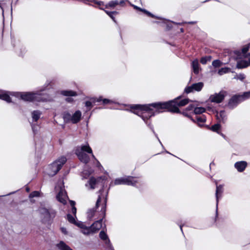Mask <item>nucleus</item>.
Listing matches in <instances>:
<instances>
[{"label": "nucleus", "mask_w": 250, "mask_h": 250, "mask_svg": "<svg viewBox=\"0 0 250 250\" xmlns=\"http://www.w3.org/2000/svg\"><path fill=\"white\" fill-rule=\"evenodd\" d=\"M179 96L173 100L165 102H156L146 104H129L130 109H126L140 116L146 124L150 123L149 119L155 115L162 113L165 109L172 113H181L178 106H183L188 104V98L181 99Z\"/></svg>", "instance_id": "obj_1"}, {"label": "nucleus", "mask_w": 250, "mask_h": 250, "mask_svg": "<svg viewBox=\"0 0 250 250\" xmlns=\"http://www.w3.org/2000/svg\"><path fill=\"white\" fill-rule=\"evenodd\" d=\"M75 153L79 159L85 164L88 163L90 160L89 156L87 153L91 154L92 157L95 159V156L92 153V149L88 144L82 145L81 146L78 147Z\"/></svg>", "instance_id": "obj_2"}, {"label": "nucleus", "mask_w": 250, "mask_h": 250, "mask_svg": "<svg viewBox=\"0 0 250 250\" xmlns=\"http://www.w3.org/2000/svg\"><path fill=\"white\" fill-rule=\"evenodd\" d=\"M13 95L17 97L21 96V98L26 101H46L47 99L43 97L41 93L25 92V93H15L12 92Z\"/></svg>", "instance_id": "obj_3"}, {"label": "nucleus", "mask_w": 250, "mask_h": 250, "mask_svg": "<svg viewBox=\"0 0 250 250\" xmlns=\"http://www.w3.org/2000/svg\"><path fill=\"white\" fill-rule=\"evenodd\" d=\"M143 183V182L140 180H136V178L133 176H125L116 179L114 182H110V186L112 185H126L138 188L137 184Z\"/></svg>", "instance_id": "obj_4"}, {"label": "nucleus", "mask_w": 250, "mask_h": 250, "mask_svg": "<svg viewBox=\"0 0 250 250\" xmlns=\"http://www.w3.org/2000/svg\"><path fill=\"white\" fill-rule=\"evenodd\" d=\"M39 212L43 222L49 221L56 214L55 210L50 207H41L39 208Z\"/></svg>", "instance_id": "obj_5"}, {"label": "nucleus", "mask_w": 250, "mask_h": 250, "mask_svg": "<svg viewBox=\"0 0 250 250\" xmlns=\"http://www.w3.org/2000/svg\"><path fill=\"white\" fill-rule=\"evenodd\" d=\"M66 161V159L65 157H61L54 162L49 167L51 170V172L49 173V175L52 176L55 175L61 169Z\"/></svg>", "instance_id": "obj_6"}, {"label": "nucleus", "mask_w": 250, "mask_h": 250, "mask_svg": "<svg viewBox=\"0 0 250 250\" xmlns=\"http://www.w3.org/2000/svg\"><path fill=\"white\" fill-rule=\"evenodd\" d=\"M223 192V187L221 185H216V189L215 192V197H216V211H215V222L217 224L218 218V203H219V199L222 197V194Z\"/></svg>", "instance_id": "obj_7"}, {"label": "nucleus", "mask_w": 250, "mask_h": 250, "mask_svg": "<svg viewBox=\"0 0 250 250\" xmlns=\"http://www.w3.org/2000/svg\"><path fill=\"white\" fill-rule=\"evenodd\" d=\"M204 86V83L202 82H198L191 84L190 86H187L184 90V92L188 94L194 91H200Z\"/></svg>", "instance_id": "obj_8"}, {"label": "nucleus", "mask_w": 250, "mask_h": 250, "mask_svg": "<svg viewBox=\"0 0 250 250\" xmlns=\"http://www.w3.org/2000/svg\"><path fill=\"white\" fill-rule=\"evenodd\" d=\"M225 94V91H221L218 93L211 95L209 97V100L212 103H220L224 100Z\"/></svg>", "instance_id": "obj_9"}, {"label": "nucleus", "mask_w": 250, "mask_h": 250, "mask_svg": "<svg viewBox=\"0 0 250 250\" xmlns=\"http://www.w3.org/2000/svg\"><path fill=\"white\" fill-rule=\"evenodd\" d=\"M241 97L239 95H233L229 100L228 106L230 109L236 107L239 104L242 102L241 100Z\"/></svg>", "instance_id": "obj_10"}, {"label": "nucleus", "mask_w": 250, "mask_h": 250, "mask_svg": "<svg viewBox=\"0 0 250 250\" xmlns=\"http://www.w3.org/2000/svg\"><path fill=\"white\" fill-rule=\"evenodd\" d=\"M101 180V177H99L97 179L91 177L88 181V183L85 185V186L89 189H94L100 185Z\"/></svg>", "instance_id": "obj_11"}, {"label": "nucleus", "mask_w": 250, "mask_h": 250, "mask_svg": "<svg viewBox=\"0 0 250 250\" xmlns=\"http://www.w3.org/2000/svg\"><path fill=\"white\" fill-rule=\"evenodd\" d=\"M102 101L101 97L99 98H91L89 101H87L85 102V106L88 108H89V109L93 106V104H94L96 102H100ZM103 103L104 104H107L109 102V100L106 99H104L102 100Z\"/></svg>", "instance_id": "obj_12"}, {"label": "nucleus", "mask_w": 250, "mask_h": 250, "mask_svg": "<svg viewBox=\"0 0 250 250\" xmlns=\"http://www.w3.org/2000/svg\"><path fill=\"white\" fill-rule=\"evenodd\" d=\"M57 198L62 204H65L66 203L68 197L64 189L62 188L60 189L59 192L57 195Z\"/></svg>", "instance_id": "obj_13"}, {"label": "nucleus", "mask_w": 250, "mask_h": 250, "mask_svg": "<svg viewBox=\"0 0 250 250\" xmlns=\"http://www.w3.org/2000/svg\"><path fill=\"white\" fill-rule=\"evenodd\" d=\"M248 165L247 162L244 161H238L234 164V167L239 172H243Z\"/></svg>", "instance_id": "obj_14"}, {"label": "nucleus", "mask_w": 250, "mask_h": 250, "mask_svg": "<svg viewBox=\"0 0 250 250\" xmlns=\"http://www.w3.org/2000/svg\"><path fill=\"white\" fill-rule=\"evenodd\" d=\"M250 66V57L248 61L244 60H238L237 62L236 67L238 69H243Z\"/></svg>", "instance_id": "obj_15"}, {"label": "nucleus", "mask_w": 250, "mask_h": 250, "mask_svg": "<svg viewBox=\"0 0 250 250\" xmlns=\"http://www.w3.org/2000/svg\"><path fill=\"white\" fill-rule=\"evenodd\" d=\"M13 95L12 93L9 91L0 90V99L6 101L8 103H11V100L10 97Z\"/></svg>", "instance_id": "obj_16"}, {"label": "nucleus", "mask_w": 250, "mask_h": 250, "mask_svg": "<svg viewBox=\"0 0 250 250\" xmlns=\"http://www.w3.org/2000/svg\"><path fill=\"white\" fill-rule=\"evenodd\" d=\"M102 220H100L95 222L91 226V228L93 232L95 233L102 228Z\"/></svg>", "instance_id": "obj_17"}, {"label": "nucleus", "mask_w": 250, "mask_h": 250, "mask_svg": "<svg viewBox=\"0 0 250 250\" xmlns=\"http://www.w3.org/2000/svg\"><path fill=\"white\" fill-rule=\"evenodd\" d=\"M191 67L194 74H198L199 72V64L197 59H195L192 62Z\"/></svg>", "instance_id": "obj_18"}, {"label": "nucleus", "mask_w": 250, "mask_h": 250, "mask_svg": "<svg viewBox=\"0 0 250 250\" xmlns=\"http://www.w3.org/2000/svg\"><path fill=\"white\" fill-rule=\"evenodd\" d=\"M81 115L82 114L80 111H76L74 114L72 115L71 122L73 124L78 123L80 120Z\"/></svg>", "instance_id": "obj_19"}, {"label": "nucleus", "mask_w": 250, "mask_h": 250, "mask_svg": "<svg viewBox=\"0 0 250 250\" xmlns=\"http://www.w3.org/2000/svg\"><path fill=\"white\" fill-rule=\"evenodd\" d=\"M132 6L134 9L138 10L140 11L143 12L144 13H145V14H146L147 15H148L149 17H151L152 18H157L158 19H161L159 17L155 16L153 14H152V13H151L150 12H149V11H147L145 9H142L141 8H140L137 6L134 5H132Z\"/></svg>", "instance_id": "obj_20"}, {"label": "nucleus", "mask_w": 250, "mask_h": 250, "mask_svg": "<svg viewBox=\"0 0 250 250\" xmlns=\"http://www.w3.org/2000/svg\"><path fill=\"white\" fill-rule=\"evenodd\" d=\"M149 128L152 131L153 133L155 134V136L156 137V138H157V139L158 140L160 144H161V146H162L163 148L165 150V152L167 153H168V154H169L170 155H173V156H174V155H173L171 153H170V152H169L168 151H167V150H166L165 148H164V146H163L162 143H161V142L160 141V140H159L158 136H157V134L155 133V132L154 131V128H153V125L151 124V123H149V124H146Z\"/></svg>", "instance_id": "obj_21"}, {"label": "nucleus", "mask_w": 250, "mask_h": 250, "mask_svg": "<svg viewBox=\"0 0 250 250\" xmlns=\"http://www.w3.org/2000/svg\"><path fill=\"white\" fill-rule=\"evenodd\" d=\"M42 114V112L39 110H34L32 112V118L33 121L34 122H37Z\"/></svg>", "instance_id": "obj_22"}, {"label": "nucleus", "mask_w": 250, "mask_h": 250, "mask_svg": "<svg viewBox=\"0 0 250 250\" xmlns=\"http://www.w3.org/2000/svg\"><path fill=\"white\" fill-rule=\"evenodd\" d=\"M57 247L60 250H73L70 247L62 241L58 244Z\"/></svg>", "instance_id": "obj_23"}, {"label": "nucleus", "mask_w": 250, "mask_h": 250, "mask_svg": "<svg viewBox=\"0 0 250 250\" xmlns=\"http://www.w3.org/2000/svg\"><path fill=\"white\" fill-rule=\"evenodd\" d=\"M125 0H110V8L116 6L118 5L123 6L125 3Z\"/></svg>", "instance_id": "obj_24"}, {"label": "nucleus", "mask_w": 250, "mask_h": 250, "mask_svg": "<svg viewBox=\"0 0 250 250\" xmlns=\"http://www.w3.org/2000/svg\"><path fill=\"white\" fill-rule=\"evenodd\" d=\"M195 122L197 123L198 125L200 126V123H204L206 121V117L204 115H201L200 116H196L195 119H194Z\"/></svg>", "instance_id": "obj_25"}, {"label": "nucleus", "mask_w": 250, "mask_h": 250, "mask_svg": "<svg viewBox=\"0 0 250 250\" xmlns=\"http://www.w3.org/2000/svg\"><path fill=\"white\" fill-rule=\"evenodd\" d=\"M223 65V62L219 60H214L212 62V66L209 67V69H211L212 67L214 68H217L220 67Z\"/></svg>", "instance_id": "obj_26"}, {"label": "nucleus", "mask_w": 250, "mask_h": 250, "mask_svg": "<svg viewBox=\"0 0 250 250\" xmlns=\"http://www.w3.org/2000/svg\"><path fill=\"white\" fill-rule=\"evenodd\" d=\"M61 93L65 96H75L77 95L76 92L72 90H62Z\"/></svg>", "instance_id": "obj_27"}, {"label": "nucleus", "mask_w": 250, "mask_h": 250, "mask_svg": "<svg viewBox=\"0 0 250 250\" xmlns=\"http://www.w3.org/2000/svg\"><path fill=\"white\" fill-rule=\"evenodd\" d=\"M250 48V44H248L243 46L241 51L243 55L245 57L250 56V53L247 54V52Z\"/></svg>", "instance_id": "obj_28"}, {"label": "nucleus", "mask_w": 250, "mask_h": 250, "mask_svg": "<svg viewBox=\"0 0 250 250\" xmlns=\"http://www.w3.org/2000/svg\"><path fill=\"white\" fill-rule=\"evenodd\" d=\"M206 111V109L202 107H195L193 110V114L195 115L201 114Z\"/></svg>", "instance_id": "obj_29"}, {"label": "nucleus", "mask_w": 250, "mask_h": 250, "mask_svg": "<svg viewBox=\"0 0 250 250\" xmlns=\"http://www.w3.org/2000/svg\"><path fill=\"white\" fill-rule=\"evenodd\" d=\"M231 72V69L229 67H223L221 68V69H219L218 71V74L220 75H223L224 74L228 73L229 72Z\"/></svg>", "instance_id": "obj_30"}, {"label": "nucleus", "mask_w": 250, "mask_h": 250, "mask_svg": "<svg viewBox=\"0 0 250 250\" xmlns=\"http://www.w3.org/2000/svg\"><path fill=\"white\" fill-rule=\"evenodd\" d=\"M63 118L65 123L71 122L72 115L68 112H64L63 114Z\"/></svg>", "instance_id": "obj_31"}, {"label": "nucleus", "mask_w": 250, "mask_h": 250, "mask_svg": "<svg viewBox=\"0 0 250 250\" xmlns=\"http://www.w3.org/2000/svg\"><path fill=\"white\" fill-rule=\"evenodd\" d=\"M211 56H206L203 57L200 59V62L203 64H206L208 62H210L211 60Z\"/></svg>", "instance_id": "obj_32"}, {"label": "nucleus", "mask_w": 250, "mask_h": 250, "mask_svg": "<svg viewBox=\"0 0 250 250\" xmlns=\"http://www.w3.org/2000/svg\"><path fill=\"white\" fill-rule=\"evenodd\" d=\"M81 232L84 235H89L91 233H93L91 227L87 228L85 227L82 230Z\"/></svg>", "instance_id": "obj_33"}, {"label": "nucleus", "mask_w": 250, "mask_h": 250, "mask_svg": "<svg viewBox=\"0 0 250 250\" xmlns=\"http://www.w3.org/2000/svg\"><path fill=\"white\" fill-rule=\"evenodd\" d=\"M220 128H221V125L219 124H215V125H212L210 128V129L212 131H213L214 132H216L217 133L219 134L220 133L219 130H220Z\"/></svg>", "instance_id": "obj_34"}, {"label": "nucleus", "mask_w": 250, "mask_h": 250, "mask_svg": "<svg viewBox=\"0 0 250 250\" xmlns=\"http://www.w3.org/2000/svg\"><path fill=\"white\" fill-rule=\"evenodd\" d=\"M240 97H241V100L242 102L250 98V91L244 92L242 95H239Z\"/></svg>", "instance_id": "obj_35"}, {"label": "nucleus", "mask_w": 250, "mask_h": 250, "mask_svg": "<svg viewBox=\"0 0 250 250\" xmlns=\"http://www.w3.org/2000/svg\"><path fill=\"white\" fill-rule=\"evenodd\" d=\"M70 204L72 207L71 209V212L74 215L75 217L76 216V212H77V209L75 207V202L73 201H70Z\"/></svg>", "instance_id": "obj_36"}, {"label": "nucleus", "mask_w": 250, "mask_h": 250, "mask_svg": "<svg viewBox=\"0 0 250 250\" xmlns=\"http://www.w3.org/2000/svg\"><path fill=\"white\" fill-rule=\"evenodd\" d=\"M217 116L218 118L220 117L223 122L226 119V113L224 110L221 111Z\"/></svg>", "instance_id": "obj_37"}, {"label": "nucleus", "mask_w": 250, "mask_h": 250, "mask_svg": "<svg viewBox=\"0 0 250 250\" xmlns=\"http://www.w3.org/2000/svg\"><path fill=\"white\" fill-rule=\"evenodd\" d=\"M95 209L94 208L90 209L87 212V217L89 219H91L94 215Z\"/></svg>", "instance_id": "obj_38"}, {"label": "nucleus", "mask_w": 250, "mask_h": 250, "mask_svg": "<svg viewBox=\"0 0 250 250\" xmlns=\"http://www.w3.org/2000/svg\"><path fill=\"white\" fill-rule=\"evenodd\" d=\"M99 236L100 238L104 241L106 240L108 238L107 235L105 233L104 231L103 230L100 232Z\"/></svg>", "instance_id": "obj_39"}, {"label": "nucleus", "mask_w": 250, "mask_h": 250, "mask_svg": "<svg viewBox=\"0 0 250 250\" xmlns=\"http://www.w3.org/2000/svg\"><path fill=\"white\" fill-rule=\"evenodd\" d=\"M76 217H76L73 216L72 215H71L70 214H68L67 215V219L68 221L72 224H74V223H75V222H76L75 218Z\"/></svg>", "instance_id": "obj_40"}, {"label": "nucleus", "mask_w": 250, "mask_h": 250, "mask_svg": "<svg viewBox=\"0 0 250 250\" xmlns=\"http://www.w3.org/2000/svg\"><path fill=\"white\" fill-rule=\"evenodd\" d=\"M245 78H246V76H245V74H242V73H240L238 75H236L234 77V79L239 80L241 81H243L245 79Z\"/></svg>", "instance_id": "obj_41"}, {"label": "nucleus", "mask_w": 250, "mask_h": 250, "mask_svg": "<svg viewBox=\"0 0 250 250\" xmlns=\"http://www.w3.org/2000/svg\"><path fill=\"white\" fill-rule=\"evenodd\" d=\"M188 111L187 110H185V111H184L182 113V114L185 116V117H187L188 118H189L193 122H195V121L194 120V118H193L190 114H188V112H187Z\"/></svg>", "instance_id": "obj_42"}, {"label": "nucleus", "mask_w": 250, "mask_h": 250, "mask_svg": "<svg viewBox=\"0 0 250 250\" xmlns=\"http://www.w3.org/2000/svg\"><path fill=\"white\" fill-rule=\"evenodd\" d=\"M74 224L82 229L85 227V225L83 224V223L80 221H76L75 223H74Z\"/></svg>", "instance_id": "obj_43"}, {"label": "nucleus", "mask_w": 250, "mask_h": 250, "mask_svg": "<svg viewBox=\"0 0 250 250\" xmlns=\"http://www.w3.org/2000/svg\"><path fill=\"white\" fill-rule=\"evenodd\" d=\"M74 224L82 229L85 227V225L83 224V223L80 221H76L75 223H74Z\"/></svg>", "instance_id": "obj_44"}, {"label": "nucleus", "mask_w": 250, "mask_h": 250, "mask_svg": "<svg viewBox=\"0 0 250 250\" xmlns=\"http://www.w3.org/2000/svg\"><path fill=\"white\" fill-rule=\"evenodd\" d=\"M40 193L39 191H35L32 192L29 195L30 197H38L39 196Z\"/></svg>", "instance_id": "obj_45"}, {"label": "nucleus", "mask_w": 250, "mask_h": 250, "mask_svg": "<svg viewBox=\"0 0 250 250\" xmlns=\"http://www.w3.org/2000/svg\"><path fill=\"white\" fill-rule=\"evenodd\" d=\"M114 14H118V12L116 11H110V18L112 19V20L115 22H116V21H115V18L113 17V15Z\"/></svg>", "instance_id": "obj_46"}, {"label": "nucleus", "mask_w": 250, "mask_h": 250, "mask_svg": "<svg viewBox=\"0 0 250 250\" xmlns=\"http://www.w3.org/2000/svg\"><path fill=\"white\" fill-rule=\"evenodd\" d=\"M195 107L193 104H190L189 105L186 109V110L187 111H191L192 110H194Z\"/></svg>", "instance_id": "obj_47"}, {"label": "nucleus", "mask_w": 250, "mask_h": 250, "mask_svg": "<svg viewBox=\"0 0 250 250\" xmlns=\"http://www.w3.org/2000/svg\"><path fill=\"white\" fill-rule=\"evenodd\" d=\"M91 172H88V173L87 172V171L86 170H84L83 172V177L85 178H87V176H88V175H89L90 174H91Z\"/></svg>", "instance_id": "obj_48"}, {"label": "nucleus", "mask_w": 250, "mask_h": 250, "mask_svg": "<svg viewBox=\"0 0 250 250\" xmlns=\"http://www.w3.org/2000/svg\"><path fill=\"white\" fill-rule=\"evenodd\" d=\"M171 22L174 23V24L175 25H183L185 23H186L187 22H174V21H171Z\"/></svg>", "instance_id": "obj_49"}, {"label": "nucleus", "mask_w": 250, "mask_h": 250, "mask_svg": "<svg viewBox=\"0 0 250 250\" xmlns=\"http://www.w3.org/2000/svg\"><path fill=\"white\" fill-rule=\"evenodd\" d=\"M101 196H99L98 199H97V202H96V207H98V206H99V203L100 202V201H101Z\"/></svg>", "instance_id": "obj_50"}, {"label": "nucleus", "mask_w": 250, "mask_h": 250, "mask_svg": "<svg viewBox=\"0 0 250 250\" xmlns=\"http://www.w3.org/2000/svg\"><path fill=\"white\" fill-rule=\"evenodd\" d=\"M177 224L179 226V227L180 228V229H181L182 233L184 234L183 229H182V227L184 226V225L182 224L181 223H177Z\"/></svg>", "instance_id": "obj_51"}, {"label": "nucleus", "mask_w": 250, "mask_h": 250, "mask_svg": "<svg viewBox=\"0 0 250 250\" xmlns=\"http://www.w3.org/2000/svg\"><path fill=\"white\" fill-rule=\"evenodd\" d=\"M61 230H62V231L64 233V234H66L67 233V231H66V229L64 228H61Z\"/></svg>", "instance_id": "obj_52"}, {"label": "nucleus", "mask_w": 250, "mask_h": 250, "mask_svg": "<svg viewBox=\"0 0 250 250\" xmlns=\"http://www.w3.org/2000/svg\"><path fill=\"white\" fill-rule=\"evenodd\" d=\"M196 23V21H189L188 22H187L186 23L190 24H193Z\"/></svg>", "instance_id": "obj_53"}, {"label": "nucleus", "mask_w": 250, "mask_h": 250, "mask_svg": "<svg viewBox=\"0 0 250 250\" xmlns=\"http://www.w3.org/2000/svg\"><path fill=\"white\" fill-rule=\"evenodd\" d=\"M0 7L2 11V14H3V12H4L2 4L0 3Z\"/></svg>", "instance_id": "obj_54"}, {"label": "nucleus", "mask_w": 250, "mask_h": 250, "mask_svg": "<svg viewBox=\"0 0 250 250\" xmlns=\"http://www.w3.org/2000/svg\"><path fill=\"white\" fill-rule=\"evenodd\" d=\"M171 27H172L171 25H169V24H167V29H168V30L170 29L171 28Z\"/></svg>", "instance_id": "obj_55"}, {"label": "nucleus", "mask_w": 250, "mask_h": 250, "mask_svg": "<svg viewBox=\"0 0 250 250\" xmlns=\"http://www.w3.org/2000/svg\"><path fill=\"white\" fill-rule=\"evenodd\" d=\"M66 100L67 102H70V101H71V98H66Z\"/></svg>", "instance_id": "obj_56"}, {"label": "nucleus", "mask_w": 250, "mask_h": 250, "mask_svg": "<svg viewBox=\"0 0 250 250\" xmlns=\"http://www.w3.org/2000/svg\"><path fill=\"white\" fill-rule=\"evenodd\" d=\"M208 111H212V110H213V109H212L211 107H208Z\"/></svg>", "instance_id": "obj_57"}, {"label": "nucleus", "mask_w": 250, "mask_h": 250, "mask_svg": "<svg viewBox=\"0 0 250 250\" xmlns=\"http://www.w3.org/2000/svg\"><path fill=\"white\" fill-rule=\"evenodd\" d=\"M180 32L181 33H183L184 32V29L183 28H180Z\"/></svg>", "instance_id": "obj_58"}, {"label": "nucleus", "mask_w": 250, "mask_h": 250, "mask_svg": "<svg viewBox=\"0 0 250 250\" xmlns=\"http://www.w3.org/2000/svg\"><path fill=\"white\" fill-rule=\"evenodd\" d=\"M26 190L27 191V192H29L30 191V189L29 188H26Z\"/></svg>", "instance_id": "obj_59"}, {"label": "nucleus", "mask_w": 250, "mask_h": 250, "mask_svg": "<svg viewBox=\"0 0 250 250\" xmlns=\"http://www.w3.org/2000/svg\"><path fill=\"white\" fill-rule=\"evenodd\" d=\"M223 137L225 138V135H224L223 133H219Z\"/></svg>", "instance_id": "obj_60"}, {"label": "nucleus", "mask_w": 250, "mask_h": 250, "mask_svg": "<svg viewBox=\"0 0 250 250\" xmlns=\"http://www.w3.org/2000/svg\"><path fill=\"white\" fill-rule=\"evenodd\" d=\"M105 202H107V193H106V197H105Z\"/></svg>", "instance_id": "obj_61"}, {"label": "nucleus", "mask_w": 250, "mask_h": 250, "mask_svg": "<svg viewBox=\"0 0 250 250\" xmlns=\"http://www.w3.org/2000/svg\"><path fill=\"white\" fill-rule=\"evenodd\" d=\"M110 250H114L113 248L111 246V245H110Z\"/></svg>", "instance_id": "obj_62"}, {"label": "nucleus", "mask_w": 250, "mask_h": 250, "mask_svg": "<svg viewBox=\"0 0 250 250\" xmlns=\"http://www.w3.org/2000/svg\"><path fill=\"white\" fill-rule=\"evenodd\" d=\"M212 165H214V163H213V162H211V163L210 164L209 167H211V166Z\"/></svg>", "instance_id": "obj_63"}, {"label": "nucleus", "mask_w": 250, "mask_h": 250, "mask_svg": "<svg viewBox=\"0 0 250 250\" xmlns=\"http://www.w3.org/2000/svg\"><path fill=\"white\" fill-rule=\"evenodd\" d=\"M32 129H33V131H35V127L34 126H32Z\"/></svg>", "instance_id": "obj_64"}]
</instances>
